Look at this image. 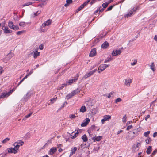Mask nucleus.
I'll return each instance as SVG.
<instances>
[{
    "instance_id": "obj_19",
    "label": "nucleus",
    "mask_w": 157,
    "mask_h": 157,
    "mask_svg": "<svg viewBox=\"0 0 157 157\" xmlns=\"http://www.w3.org/2000/svg\"><path fill=\"white\" fill-rule=\"evenodd\" d=\"M16 143L19 145V146H22L24 143V142L21 140H19L17 142L14 143L13 145H15Z\"/></svg>"
},
{
    "instance_id": "obj_46",
    "label": "nucleus",
    "mask_w": 157,
    "mask_h": 157,
    "mask_svg": "<svg viewBox=\"0 0 157 157\" xmlns=\"http://www.w3.org/2000/svg\"><path fill=\"white\" fill-rule=\"evenodd\" d=\"M97 70L96 69H94L93 71H90L89 73L90 74V75H93L94 72H96Z\"/></svg>"
},
{
    "instance_id": "obj_21",
    "label": "nucleus",
    "mask_w": 157,
    "mask_h": 157,
    "mask_svg": "<svg viewBox=\"0 0 157 157\" xmlns=\"http://www.w3.org/2000/svg\"><path fill=\"white\" fill-rule=\"evenodd\" d=\"M73 132L72 133V134L71 135V138L72 139L75 138L78 135V132H77L75 133H74L73 135Z\"/></svg>"
},
{
    "instance_id": "obj_34",
    "label": "nucleus",
    "mask_w": 157,
    "mask_h": 157,
    "mask_svg": "<svg viewBox=\"0 0 157 157\" xmlns=\"http://www.w3.org/2000/svg\"><path fill=\"white\" fill-rule=\"evenodd\" d=\"M157 153V150L155 149L153 151L151 155V157H152L153 156L155 155Z\"/></svg>"
},
{
    "instance_id": "obj_28",
    "label": "nucleus",
    "mask_w": 157,
    "mask_h": 157,
    "mask_svg": "<svg viewBox=\"0 0 157 157\" xmlns=\"http://www.w3.org/2000/svg\"><path fill=\"white\" fill-rule=\"evenodd\" d=\"M13 145L14 146V149L15 150H16V151H18V149L20 147L19 145L16 143L15 145Z\"/></svg>"
},
{
    "instance_id": "obj_12",
    "label": "nucleus",
    "mask_w": 157,
    "mask_h": 157,
    "mask_svg": "<svg viewBox=\"0 0 157 157\" xmlns=\"http://www.w3.org/2000/svg\"><path fill=\"white\" fill-rule=\"evenodd\" d=\"M96 53V50L95 48L92 49L89 54V56L93 57L95 56Z\"/></svg>"
},
{
    "instance_id": "obj_62",
    "label": "nucleus",
    "mask_w": 157,
    "mask_h": 157,
    "mask_svg": "<svg viewBox=\"0 0 157 157\" xmlns=\"http://www.w3.org/2000/svg\"><path fill=\"white\" fill-rule=\"evenodd\" d=\"M154 39L155 40V41L157 42V35H155L154 37Z\"/></svg>"
},
{
    "instance_id": "obj_60",
    "label": "nucleus",
    "mask_w": 157,
    "mask_h": 157,
    "mask_svg": "<svg viewBox=\"0 0 157 157\" xmlns=\"http://www.w3.org/2000/svg\"><path fill=\"white\" fill-rule=\"evenodd\" d=\"M40 13V11H38L36 13H35L34 14L35 16H36L38 14H39Z\"/></svg>"
},
{
    "instance_id": "obj_18",
    "label": "nucleus",
    "mask_w": 157,
    "mask_h": 157,
    "mask_svg": "<svg viewBox=\"0 0 157 157\" xmlns=\"http://www.w3.org/2000/svg\"><path fill=\"white\" fill-rule=\"evenodd\" d=\"M40 52H38L37 51H36L33 53V57L35 59H36L37 57L39 56L40 55Z\"/></svg>"
},
{
    "instance_id": "obj_35",
    "label": "nucleus",
    "mask_w": 157,
    "mask_h": 157,
    "mask_svg": "<svg viewBox=\"0 0 157 157\" xmlns=\"http://www.w3.org/2000/svg\"><path fill=\"white\" fill-rule=\"evenodd\" d=\"M57 98L56 97V98H52L50 100V101H51V103H54V102L55 101H56V100H57Z\"/></svg>"
},
{
    "instance_id": "obj_6",
    "label": "nucleus",
    "mask_w": 157,
    "mask_h": 157,
    "mask_svg": "<svg viewBox=\"0 0 157 157\" xmlns=\"http://www.w3.org/2000/svg\"><path fill=\"white\" fill-rule=\"evenodd\" d=\"M52 21V20L50 19L48 20L42 24V27H45L46 26L49 25L51 23Z\"/></svg>"
},
{
    "instance_id": "obj_3",
    "label": "nucleus",
    "mask_w": 157,
    "mask_h": 157,
    "mask_svg": "<svg viewBox=\"0 0 157 157\" xmlns=\"http://www.w3.org/2000/svg\"><path fill=\"white\" fill-rule=\"evenodd\" d=\"M111 119V116L110 115H106L103 117V118L101 120V121L102 124L106 121H109Z\"/></svg>"
},
{
    "instance_id": "obj_27",
    "label": "nucleus",
    "mask_w": 157,
    "mask_h": 157,
    "mask_svg": "<svg viewBox=\"0 0 157 157\" xmlns=\"http://www.w3.org/2000/svg\"><path fill=\"white\" fill-rule=\"evenodd\" d=\"M8 26L10 28L12 29L14 26L13 23L12 21L9 22L8 23Z\"/></svg>"
},
{
    "instance_id": "obj_53",
    "label": "nucleus",
    "mask_w": 157,
    "mask_h": 157,
    "mask_svg": "<svg viewBox=\"0 0 157 157\" xmlns=\"http://www.w3.org/2000/svg\"><path fill=\"white\" fill-rule=\"evenodd\" d=\"M107 59H108V60L109 61H112L113 59L111 56H109L107 58Z\"/></svg>"
},
{
    "instance_id": "obj_63",
    "label": "nucleus",
    "mask_w": 157,
    "mask_h": 157,
    "mask_svg": "<svg viewBox=\"0 0 157 157\" xmlns=\"http://www.w3.org/2000/svg\"><path fill=\"white\" fill-rule=\"evenodd\" d=\"M39 48H40V49L42 50L43 49V46L42 45H40L39 46Z\"/></svg>"
},
{
    "instance_id": "obj_5",
    "label": "nucleus",
    "mask_w": 157,
    "mask_h": 157,
    "mask_svg": "<svg viewBox=\"0 0 157 157\" xmlns=\"http://www.w3.org/2000/svg\"><path fill=\"white\" fill-rule=\"evenodd\" d=\"M132 82V80L131 78H127L125 80L124 84L127 86H129L131 83Z\"/></svg>"
},
{
    "instance_id": "obj_36",
    "label": "nucleus",
    "mask_w": 157,
    "mask_h": 157,
    "mask_svg": "<svg viewBox=\"0 0 157 157\" xmlns=\"http://www.w3.org/2000/svg\"><path fill=\"white\" fill-rule=\"evenodd\" d=\"M112 55L113 56H116L117 55V50H113L111 53Z\"/></svg>"
},
{
    "instance_id": "obj_40",
    "label": "nucleus",
    "mask_w": 157,
    "mask_h": 157,
    "mask_svg": "<svg viewBox=\"0 0 157 157\" xmlns=\"http://www.w3.org/2000/svg\"><path fill=\"white\" fill-rule=\"evenodd\" d=\"M92 140L94 141H98V137L95 136V137L92 138Z\"/></svg>"
},
{
    "instance_id": "obj_45",
    "label": "nucleus",
    "mask_w": 157,
    "mask_h": 157,
    "mask_svg": "<svg viewBox=\"0 0 157 157\" xmlns=\"http://www.w3.org/2000/svg\"><path fill=\"white\" fill-rule=\"evenodd\" d=\"M19 29V28L18 27V26L17 25H15L14 26H13V28H12L13 29V30H18Z\"/></svg>"
},
{
    "instance_id": "obj_16",
    "label": "nucleus",
    "mask_w": 157,
    "mask_h": 157,
    "mask_svg": "<svg viewBox=\"0 0 157 157\" xmlns=\"http://www.w3.org/2000/svg\"><path fill=\"white\" fill-rule=\"evenodd\" d=\"M86 108L85 106H82L79 109V111L80 112L84 113L86 111Z\"/></svg>"
},
{
    "instance_id": "obj_39",
    "label": "nucleus",
    "mask_w": 157,
    "mask_h": 157,
    "mask_svg": "<svg viewBox=\"0 0 157 157\" xmlns=\"http://www.w3.org/2000/svg\"><path fill=\"white\" fill-rule=\"evenodd\" d=\"M91 0H87V1L85 2L82 5V6L84 7L87 4L90 2Z\"/></svg>"
},
{
    "instance_id": "obj_17",
    "label": "nucleus",
    "mask_w": 157,
    "mask_h": 157,
    "mask_svg": "<svg viewBox=\"0 0 157 157\" xmlns=\"http://www.w3.org/2000/svg\"><path fill=\"white\" fill-rule=\"evenodd\" d=\"M72 2V0H67L66 3L64 5V6L66 7L68 6L70 4H71Z\"/></svg>"
},
{
    "instance_id": "obj_55",
    "label": "nucleus",
    "mask_w": 157,
    "mask_h": 157,
    "mask_svg": "<svg viewBox=\"0 0 157 157\" xmlns=\"http://www.w3.org/2000/svg\"><path fill=\"white\" fill-rule=\"evenodd\" d=\"M4 70L0 66V74H1L3 72Z\"/></svg>"
},
{
    "instance_id": "obj_15",
    "label": "nucleus",
    "mask_w": 157,
    "mask_h": 157,
    "mask_svg": "<svg viewBox=\"0 0 157 157\" xmlns=\"http://www.w3.org/2000/svg\"><path fill=\"white\" fill-rule=\"evenodd\" d=\"M77 80V78H72L71 79L69 80L68 81V82L67 83V85H71L73 82Z\"/></svg>"
},
{
    "instance_id": "obj_31",
    "label": "nucleus",
    "mask_w": 157,
    "mask_h": 157,
    "mask_svg": "<svg viewBox=\"0 0 157 157\" xmlns=\"http://www.w3.org/2000/svg\"><path fill=\"white\" fill-rule=\"evenodd\" d=\"M67 85H68L67 83V82L65 83L62 84V85L59 88V90H62L63 88L64 87V86H67Z\"/></svg>"
},
{
    "instance_id": "obj_41",
    "label": "nucleus",
    "mask_w": 157,
    "mask_h": 157,
    "mask_svg": "<svg viewBox=\"0 0 157 157\" xmlns=\"http://www.w3.org/2000/svg\"><path fill=\"white\" fill-rule=\"evenodd\" d=\"M108 3L107 2H106L105 3H103L102 4V6L103 7V8L104 9L106 8L108 6Z\"/></svg>"
},
{
    "instance_id": "obj_7",
    "label": "nucleus",
    "mask_w": 157,
    "mask_h": 157,
    "mask_svg": "<svg viewBox=\"0 0 157 157\" xmlns=\"http://www.w3.org/2000/svg\"><path fill=\"white\" fill-rule=\"evenodd\" d=\"M77 150V147H73L71 149V152L69 156L70 157L72 155L74 154H75Z\"/></svg>"
},
{
    "instance_id": "obj_38",
    "label": "nucleus",
    "mask_w": 157,
    "mask_h": 157,
    "mask_svg": "<svg viewBox=\"0 0 157 157\" xmlns=\"http://www.w3.org/2000/svg\"><path fill=\"white\" fill-rule=\"evenodd\" d=\"M91 76L89 73L85 75L83 77L82 79H85L86 78L88 77Z\"/></svg>"
},
{
    "instance_id": "obj_13",
    "label": "nucleus",
    "mask_w": 157,
    "mask_h": 157,
    "mask_svg": "<svg viewBox=\"0 0 157 157\" xmlns=\"http://www.w3.org/2000/svg\"><path fill=\"white\" fill-rule=\"evenodd\" d=\"M152 151V146H149L146 150V153L147 154H150Z\"/></svg>"
},
{
    "instance_id": "obj_57",
    "label": "nucleus",
    "mask_w": 157,
    "mask_h": 157,
    "mask_svg": "<svg viewBox=\"0 0 157 157\" xmlns=\"http://www.w3.org/2000/svg\"><path fill=\"white\" fill-rule=\"evenodd\" d=\"M150 117V116L149 115H147L145 117V119L146 121H147V119L149 118Z\"/></svg>"
},
{
    "instance_id": "obj_37",
    "label": "nucleus",
    "mask_w": 157,
    "mask_h": 157,
    "mask_svg": "<svg viewBox=\"0 0 157 157\" xmlns=\"http://www.w3.org/2000/svg\"><path fill=\"white\" fill-rule=\"evenodd\" d=\"M10 140V138H6L5 139H4L2 141V142L3 143H6L7 141H9Z\"/></svg>"
},
{
    "instance_id": "obj_43",
    "label": "nucleus",
    "mask_w": 157,
    "mask_h": 157,
    "mask_svg": "<svg viewBox=\"0 0 157 157\" xmlns=\"http://www.w3.org/2000/svg\"><path fill=\"white\" fill-rule=\"evenodd\" d=\"M19 25L20 26L24 27L25 25V23L24 22H20L19 24Z\"/></svg>"
},
{
    "instance_id": "obj_4",
    "label": "nucleus",
    "mask_w": 157,
    "mask_h": 157,
    "mask_svg": "<svg viewBox=\"0 0 157 157\" xmlns=\"http://www.w3.org/2000/svg\"><path fill=\"white\" fill-rule=\"evenodd\" d=\"M90 121V119L89 118H86L85 121L81 124L82 127H86Z\"/></svg>"
},
{
    "instance_id": "obj_42",
    "label": "nucleus",
    "mask_w": 157,
    "mask_h": 157,
    "mask_svg": "<svg viewBox=\"0 0 157 157\" xmlns=\"http://www.w3.org/2000/svg\"><path fill=\"white\" fill-rule=\"evenodd\" d=\"M32 2H27L26 3H25L24 4L23 6H28L29 5H32Z\"/></svg>"
},
{
    "instance_id": "obj_23",
    "label": "nucleus",
    "mask_w": 157,
    "mask_h": 157,
    "mask_svg": "<svg viewBox=\"0 0 157 157\" xmlns=\"http://www.w3.org/2000/svg\"><path fill=\"white\" fill-rule=\"evenodd\" d=\"M73 96V95L71 93L69 94H68L66 96V98L67 100H68L70 98H71Z\"/></svg>"
},
{
    "instance_id": "obj_26",
    "label": "nucleus",
    "mask_w": 157,
    "mask_h": 157,
    "mask_svg": "<svg viewBox=\"0 0 157 157\" xmlns=\"http://www.w3.org/2000/svg\"><path fill=\"white\" fill-rule=\"evenodd\" d=\"M147 139L145 140L146 143L147 144H149L151 141V139L149 137H147Z\"/></svg>"
},
{
    "instance_id": "obj_51",
    "label": "nucleus",
    "mask_w": 157,
    "mask_h": 157,
    "mask_svg": "<svg viewBox=\"0 0 157 157\" xmlns=\"http://www.w3.org/2000/svg\"><path fill=\"white\" fill-rule=\"evenodd\" d=\"M84 8V7L83 6H82V5H81L80 6V7H79L77 10L78 11H80V10H82V8Z\"/></svg>"
},
{
    "instance_id": "obj_22",
    "label": "nucleus",
    "mask_w": 157,
    "mask_h": 157,
    "mask_svg": "<svg viewBox=\"0 0 157 157\" xmlns=\"http://www.w3.org/2000/svg\"><path fill=\"white\" fill-rule=\"evenodd\" d=\"M150 68L154 71L155 70V68L154 65V62L151 63V65H150Z\"/></svg>"
},
{
    "instance_id": "obj_24",
    "label": "nucleus",
    "mask_w": 157,
    "mask_h": 157,
    "mask_svg": "<svg viewBox=\"0 0 157 157\" xmlns=\"http://www.w3.org/2000/svg\"><path fill=\"white\" fill-rule=\"evenodd\" d=\"M79 92V90L78 89H77L74 90L73 91L71 92V93H72L73 96H74Z\"/></svg>"
},
{
    "instance_id": "obj_64",
    "label": "nucleus",
    "mask_w": 157,
    "mask_h": 157,
    "mask_svg": "<svg viewBox=\"0 0 157 157\" xmlns=\"http://www.w3.org/2000/svg\"><path fill=\"white\" fill-rule=\"evenodd\" d=\"M135 39H136L135 38H134L130 40L129 41V42H132L135 40Z\"/></svg>"
},
{
    "instance_id": "obj_14",
    "label": "nucleus",
    "mask_w": 157,
    "mask_h": 157,
    "mask_svg": "<svg viewBox=\"0 0 157 157\" xmlns=\"http://www.w3.org/2000/svg\"><path fill=\"white\" fill-rule=\"evenodd\" d=\"M3 30H4V33H10L12 32V31L10 30L9 28L7 27H5Z\"/></svg>"
},
{
    "instance_id": "obj_54",
    "label": "nucleus",
    "mask_w": 157,
    "mask_h": 157,
    "mask_svg": "<svg viewBox=\"0 0 157 157\" xmlns=\"http://www.w3.org/2000/svg\"><path fill=\"white\" fill-rule=\"evenodd\" d=\"M157 136V132H155L153 133V137L155 138Z\"/></svg>"
},
{
    "instance_id": "obj_49",
    "label": "nucleus",
    "mask_w": 157,
    "mask_h": 157,
    "mask_svg": "<svg viewBox=\"0 0 157 157\" xmlns=\"http://www.w3.org/2000/svg\"><path fill=\"white\" fill-rule=\"evenodd\" d=\"M137 62V60L136 59H135L134 60V61L133 62L131 63V65L132 66L136 65Z\"/></svg>"
},
{
    "instance_id": "obj_50",
    "label": "nucleus",
    "mask_w": 157,
    "mask_h": 157,
    "mask_svg": "<svg viewBox=\"0 0 157 157\" xmlns=\"http://www.w3.org/2000/svg\"><path fill=\"white\" fill-rule=\"evenodd\" d=\"M104 10V8H101H101L99 7V12H103Z\"/></svg>"
},
{
    "instance_id": "obj_44",
    "label": "nucleus",
    "mask_w": 157,
    "mask_h": 157,
    "mask_svg": "<svg viewBox=\"0 0 157 157\" xmlns=\"http://www.w3.org/2000/svg\"><path fill=\"white\" fill-rule=\"evenodd\" d=\"M121 101V99L120 98H118L116 99L115 101V103H117L118 102Z\"/></svg>"
},
{
    "instance_id": "obj_25",
    "label": "nucleus",
    "mask_w": 157,
    "mask_h": 157,
    "mask_svg": "<svg viewBox=\"0 0 157 157\" xmlns=\"http://www.w3.org/2000/svg\"><path fill=\"white\" fill-rule=\"evenodd\" d=\"M82 138L84 142H86L87 140L86 136L85 134L83 135L82 136Z\"/></svg>"
},
{
    "instance_id": "obj_11",
    "label": "nucleus",
    "mask_w": 157,
    "mask_h": 157,
    "mask_svg": "<svg viewBox=\"0 0 157 157\" xmlns=\"http://www.w3.org/2000/svg\"><path fill=\"white\" fill-rule=\"evenodd\" d=\"M57 151V149L56 147H53L50 149L48 154L50 155H52Z\"/></svg>"
},
{
    "instance_id": "obj_8",
    "label": "nucleus",
    "mask_w": 157,
    "mask_h": 157,
    "mask_svg": "<svg viewBox=\"0 0 157 157\" xmlns=\"http://www.w3.org/2000/svg\"><path fill=\"white\" fill-rule=\"evenodd\" d=\"M12 92L11 91V90H10L9 92L8 93H2L0 96V98H4L6 96H9L10 94Z\"/></svg>"
},
{
    "instance_id": "obj_9",
    "label": "nucleus",
    "mask_w": 157,
    "mask_h": 157,
    "mask_svg": "<svg viewBox=\"0 0 157 157\" xmlns=\"http://www.w3.org/2000/svg\"><path fill=\"white\" fill-rule=\"evenodd\" d=\"M8 153H13L14 154L17 153V151L15 150L14 148H10L7 149Z\"/></svg>"
},
{
    "instance_id": "obj_56",
    "label": "nucleus",
    "mask_w": 157,
    "mask_h": 157,
    "mask_svg": "<svg viewBox=\"0 0 157 157\" xmlns=\"http://www.w3.org/2000/svg\"><path fill=\"white\" fill-rule=\"evenodd\" d=\"M67 104V102H65L63 105L61 106V108H63L64 107V106Z\"/></svg>"
},
{
    "instance_id": "obj_30",
    "label": "nucleus",
    "mask_w": 157,
    "mask_h": 157,
    "mask_svg": "<svg viewBox=\"0 0 157 157\" xmlns=\"http://www.w3.org/2000/svg\"><path fill=\"white\" fill-rule=\"evenodd\" d=\"M150 131H148L145 132L144 134V135L146 137H148L149 136V135L150 133Z\"/></svg>"
},
{
    "instance_id": "obj_10",
    "label": "nucleus",
    "mask_w": 157,
    "mask_h": 157,
    "mask_svg": "<svg viewBox=\"0 0 157 157\" xmlns=\"http://www.w3.org/2000/svg\"><path fill=\"white\" fill-rule=\"evenodd\" d=\"M109 46V43L105 41L101 45V48L104 49H105L107 48Z\"/></svg>"
},
{
    "instance_id": "obj_32",
    "label": "nucleus",
    "mask_w": 157,
    "mask_h": 157,
    "mask_svg": "<svg viewBox=\"0 0 157 157\" xmlns=\"http://www.w3.org/2000/svg\"><path fill=\"white\" fill-rule=\"evenodd\" d=\"M138 144H140V143H139V142H138L137 144H136V145H134L133 146V147L132 148V150L133 151V150H135V147L136 148H138Z\"/></svg>"
},
{
    "instance_id": "obj_58",
    "label": "nucleus",
    "mask_w": 157,
    "mask_h": 157,
    "mask_svg": "<svg viewBox=\"0 0 157 157\" xmlns=\"http://www.w3.org/2000/svg\"><path fill=\"white\" fill-rule=\"evenodd\" d=\"M32 114V113H29V114L27 115H26L25 116V117L26 118H28Z\"/></svg>"
},
{
    "instance_id": "obj_61",
    "label": "nucleus",
    "mask_w": 157,
    "mask_h": 157,
    "mask_svg": "<svg viewBox=\"0 0 157 157\" xmlns=\"http://www.w3.org/2000/svg\"><path fill=\"white\" fill-rule=\"evenodd\" d=\"M123 132V130H120L119 131H118L117 133V134L118 135L120 133L122 132Z\"/></svg>"
},
{
    "instance_id": "obj_48",
    "label": "nucleus",
    "mask_w": 157,
    "mask_h": 157,
    "mask_svg": "<svg viewBox=\"0 0 157 157\" xmlns=\"http://www.w3.org/2000/svg\"><path fill=\"white\" fill-rule=\"evenodd\" d=\"M76 117V116L75 115V114H71L70 115V116L69 117V118L71 119L73 118L74 119Z\"/></svg>"
},
{
    "instance_id": "obj_59",
    "label": "nucleus",
    "mask_w": 157,
    "mask_h": 157,
    "mask_svg": "<svg viewBox=\"0 0 157 157\" xmlns=\"http://www.w3.org/2000/svg\"><path fill=\"white\" fill-rule=\"evenodd\" d=\"M22 33L23 31H18L17 33V35H20Z\"/></svg>"
},
{
    "instance_id": "obj_1",
    "label": "nucleus",
    "mask_w": 157,
    "mask_h": 157,
    "mask_svg": "<svg viewBox=\"0 0 157 157\" xmlns=\"http://www.w3.org/2000/svg\"><path fill=\"white\" fill-rule=\"evenodd\" d=\"M137 7H134L130 10L129 12L125 15L126 17L128 18L131 17L132 15H134L137 9Z\"/></svg>"
},
{
    "instance_id": "obj_20",
    "label": "nucleus",
    "mask_w": 157,
    "mask_h": 157,
    "mask_svg": "<svg viewBox=\"0 0 157 157\" xmlns=\"http://www.w3.org/2000/svg\"><path fill=\"white\" fill-rule=\"evenodd\" d=\"M51 142V140H48L47 141V142L45 144V145L42 147V148H44L45 147L48 146L49 144Z\"/></svg>"
},
{
    "instance_id": "obj_33",
    "label": "nucleus",
    "mask_w": 157,
    "mask_h": 157,
    "mask_svg": "<svg viewBox=\"0 0 157 157\" xmlns=\"http://www.w3.org/2000/svg\"><path fill=\"white\" fill-rule=\"evenodd\" d=\"M127 116L125 114L124 115L122 118V122L123 123H125L126 121Z\"/></svg>"
},
{
    "instance_id": "obj_47",
    "label": "nucleus",
    "mask_w": 157,
    "mask_h": 157,
    "mask_svg": "<svg viewBox=\"0 0 157 157\" xmlns=\"http://www.w3.org/2000/svg\"><path fill=\"white\" fill-rule=\"evenodd\" d=\"M113 6H111L108 8H107V10H106V11H110L113 8Z\"/></svg>"
},
{
    "instance_id": "obj_52",
    "label": "nucleus",
    "mask_w": 157,
    "mask_h": 157,
    "mask_svg": "<svg viewBox=\"0 0 157 157\" xmlns=\"http://www.w3.org/2000/svg\"><path fill=\"white\" fill-rule=\"evenodd\" d=\"M117 55H120L121 53V50L120 49L117 50Z\"/></svg>"
},
{
    "instance_id": "obj_2",
    "label": "nucleus",
    "mask_w": 157,
    "mask_h": 157,
    "mask_svg": "<svg viewBox=\"0 0 157 157\" xmlns=\"http://www.w3.org/2000/svg\"><path fill=\"white\" fill-rule=\"evenodd\" d=\"M109 66V65L106 64H101L99 67V73L105 70Z\"/></svg>"
},
{
    "instance_id": "obj_29",
    "label": "nucleus",
    "mask_w": 157,
    "mask_h": 157,
    "mask_svg": "<svg viewBox=\"0 0 157 157\" xmlns=\"http://www.w3.org/2000/svg\"><path fill=\"white\" fill-rule=\"evenodd\" d=\"M114 93V92H112L109 93V94H105V96H106V97H107L108 98H110L111 97V96Z\"/></svg>"
}]
</instances>
